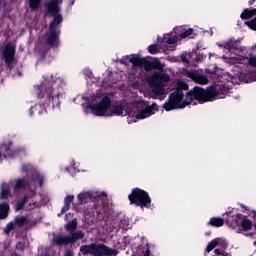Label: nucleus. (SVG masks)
Returning a JSON list of instances; mask_svg holds the SVG:
<instances>
[{
  "label": "nucleus",
  "mask_w": 256,
  "mask_h": 256,
  "mask_svg": "<svg viewBox=\"0 0 256 256\" xmlns=\"http://www.w3.org/2000/svg\"><path fill=\"white\" fill-rule=\"evenodd\" d=\"M239 42L235 39L218 42L217 46L224 53L223 61L228 65H234L232 83H253L256 81V55L247 58L243 56V50H239Z\"/></svg>",
  "instance_id": "f257e3e1"
},
{
  "label": "nucleus",
  "mask_w": 256,
  "mask_h": 256,
  "mask_svg": "<svg viewBox=\"0 0 256 256\" xmlns=\"http://www.w3.org/2000/svg\"><path fill=\"white\" fill-rule=\"evenodd\" d=\"M120 63L127 65V63L132 64V75H141L143 67L145 71H154L151 76L148 77V85L152 91L153 99H159L169 93V82L171 81V76L163 72L165 69V64L161 63L159 60L149 61L147 58H143L139 54H131L124 56L120 59Z\"/></svg>",
  "instance_id": "f03ea898"
},
{
  "label": "nucleus",
  "mask_w": 256,
  "mask_h": 256,
  "mask_svg": "<svg viewBox=\"0 0 256 256\" xmlns=\"http://www.w3.org/2000/svg\"><path fill=\"white\" fill-rule=\"evenodd\" d=\"M227 93H229V88L225 85L217 87L211 86L207 89L196 86L186 95L182 89H178L169 95L168 101L163 104V109H165V111H173L174 109H185V107L191 105L193 101L207 103L209 101H215V99H225Z\"/></svg>",
  "instance_id": "7ed1b4c3"
},
{
  "label": "nucleus",
  "mask_w": 256,
  "mask_h": 256,
  "mask_svg": "<svg viewBox=\"0 0 256 256\" xmlns=\"http://www.w3.org/2000/svg\"><path fill=\"white\" fill-rule=\"evenodd\" d=\"M65 85H67V81L64 78H55L53 75L44 76V80L36 87L37 97L41 99L40 104L35 106L38 115L47 113L49 105H52L53 109L61 107V99L65 95Z\"/></svg>",
  "instance_id": "20e7f679"
},
{
  "label": "nucleus",
  "mask_w": 256,
  "mask_h": 256,
  "mask_svg": "<svg viewBox=\"0 0 256 256\" xmlns=\"http://www.w3.org/2000/svg\"><path fill=\"white\" fill-rule=\"evenodd\" d=\"M88 101L94 104L85 106V113L89 111L96 117H128L127 121L131 120V112L133 104L126 101L113 102L109 96H103L100 92L91 95Z\"/></svg>",
  "instance_id": "39448f33"
},
{
  "label": "nucleus",
  "mask_w": 256,
  "mask_h": 256,
  "mask_svg": "<svg viewBox=\"0 0 256 256\" xmlns=\"http://www.w3.org/2000/svg\"><path fill=\"white\" fill-rule=\"evenodd\" d=\"M23 189L25 194L23 199L16 203V211H21L24 207L28 211H33V209L40 207V204L34 200L37 192H35L27 177H18L8 183H3L1 185L0 197L1 199H11L13 198V195L19 197V193H21Z\"/></svg>",
  "instance_id": "423d86ee"
},
{
  "label": "nucleus",
  "mask_w": 256,
  "mask_h": 256,
  "mask_svg": "<svg viewBox=\"0 0 256 256\" xmlns=\"http://www.w3.org/2000/svg\"><path fill=\"white\" fill-rule=\"evenodd\" d=\"M63 0H47L45 3V11L48 15L54 16L53 21L50 23L49 33L47 35L46 43L51 47L57 46L59 43V24L63 22V16L59 13V6Z\"/></svg>",
  "instance_id": "0eeeda50"
},
{
  "label": "nucleus",
  "mask_w": 256,
  "mask_h": 256,
  "mask_svg": "<svg viewBox=\"0 0 256 256\" xmlns=\"http://www.w3.org/2000/svg\"><path fill=\"white\" fill-rule=\"evenodd\" d=\"M77 199L78 202L74 204L75 211H80V205H87V203L93 201L94 209H96L97 213H101V211H103V207H105V204L107 203V193L85 191L78 194Z\"/></svg>",
  "instance_id": "6e6552de"
},
{
  "label": "nucleus",
  "mask_w": 256,
  "mask_h": 256,
  "mask_svg": "<svg viewBox=\"0 0 256 256\" xmlns=\"http://www.w3.org/2000/svg\"><path fill=\"white\" fill-rule=\"evenodd\" d=\"M157 111H159V106L155 103L149 105L145 101L137 102L134 106L132 105L129 125H131V123H137L142 119H149V117L155 115Z\"/></svg>",
  "instance_id": "1a4fd4ad"
},
{
  "label": "nucleus",
  "mask_w": 256,
  "mask_h": 256,
  "mask_svg": "<svg viewBox=\"0 0 256 256\" xmlns=\"http://www.w3.org/2000/svg\"><path fill=\"white\" fill-rule=\"evenodd\" d=\"M80 253L82 255H92V256H117L119 255V250L109 248L105 244H95L82 245L80 247Z\"/></svg>",
  "instance_id": "9d476101"
},
{
  "label": "nucleus",
  "mask_w": 256,
  "mask_h": 256,
  "mask_svg": "<svg viewBox=\"0 0 256 256\" xmlns=\"http://www.w3.org/2000/svg\"><path fill=\"white\" fill-rule=\"evenodd\" d=\"M21 171L27 173V177L32 189L37 191V187H43V183H45V176L37 171L31 163L22 164Z\"/></svg>",
  "instance_id": "9b49d317"
},
{
  "label": "nucleus",
  "mask_w": 256,
  "mask_h": 256,
  "mask_svg": "<svg viewBox=\"0 0 256 256\" xmlns=\"http://www.w3.org/2000/svg\"><path fill=\"white\" fill-rule=\"evenodd\" d=\"M13 143L11 141L3 142L0 147V162L3 159H14V157H23L26 153V149L23 146L17 147L14 150L11 149Z\"/></svg>",
  "instance_id": "f8f14e48"
},
{
  "label": "nucleus",
  "mask_w": 256,
  "mask_h": 256,
  "mask_svg": "<svg viewBox=\"0 0 256 256\" xmlns=\"http://www.w3.org/2000/svg\"><path fill=\"white\" fill-rule=\"evenodd\" d=\"M128 198L131 205L134 204L138 207H145L146 209L151 207V197H149V193L139 188H134Z\"/></svg>",
  "instance_id": "ddd939ff"
},
{
  "label": "nucleus",
  "mask_w": 256,
  "mask_h": 256,
  "mask_svg": "<svg viewBox=\"0 0 256 256\" xmlns=\"http://www.w3.org/2000/svg\"><path fill=\"white\" fill-rule=\"evenodd\" d=\"M85 237V232L81 230H77L76 232L71 233V235H63L59 234L53 237L54 245H71L73 243H77L79 239H83Z\"/></svg>",
  "instance_id": "4468645a"
},
{
  "label": "nucleus",
  "mask_w": 256,
  "mask_h": 256,
  "mask_svg": "<svg viewBox=\"0 0 256 256\" xmlns=\"http://www.w3.org/2000/svg\"><path fill=\"white\" fill-rule=\"evenodd\" d=\"M125 223H127V219L121 220L117 216H108L104 218L102 228L104 229V231H106V233H113L115 229H127Z\"/></svg>",
  "instance_id": "2eb2a0df"
},
{
  "label": "nucleus",
  "mask_w": 256,
  "mask_h": 256,
  "mask_svg": "<svg viewBox=\"0 0 256 256\" xmlns=\"http://www.w3.org/2000/svg\"><path fill=\"white\" fill-rule=\"evenodd\" d=\"M1 53L6 67H13V63H15V46L6 44L5 47L2 48Z\"/></svg>",
  "instance_id": "dca6fc26"
},
{
  "label": "nucleus",
  "mask_w": 256,
  "mask_h": 256,
  "mask_svg": "<svg viewBox=\"0 0 256 256\" xmlns=\"http://www.w3.org/2000/svg\"><path fill=\"white\" fill-rule=\"evenodd\" d=\"M241 19H253L251 21H246L245 25H247V27H249L250 29H253V31H256V8L245 9L241 14Z\"/></svg>",
  "instance_id": "f3484780"
},
{
  "label": "nucleus",
  "mask_w": 256,
  "mask_h": 256,
  "mask_svg": "<svg viewBox=\"0 0 256 256\" xmlns=\"http://www.w3.org/2000/svg\"><path fill=\"white\" fill-rule=\"evenodd\" d=\"M185 75L189 77V79H192V81H195V83H199V85H207V83H209V79L206 78L205 75L195 70H186Z\"/></svg>",
  "instance_id": "a211bd4d"
},
{
  "label": "nucleus",
  "mask_w": 256,
  "mask_h": 256,
  "mask_svg": "<svg viewBox=\"0 0 256 256\" xmlns=\"http://www.w3.org/2000/svg\"><path fill=\"white\" fill-rule=\"evenodd\" d=\"M180 29L181 26L174 28L171 33L165 34L162 39L163 43H167L168 45H176L178 41H181L179 38V32H177L180 31Z\"/></svg>",
  "instance_id": "6ab92c4d"
},
{
  "label": "nucleus",
  "mask_w": 256,
  "mask_h": 256,
  "mask_svg": "<svg viewBox=\"0 0 256 256\" xmlns=\"http://www.w3.org/2000/svg\"><path fill=\"white\" fill-rule=\"evenodd\" d=\"M243 217H244L243 214L236 213L227 219V223L230 227H232V229H237V227L241 225V221H243Z\"/></svg>",
  "instance_id": "aec40b11"
},
{
  "label": "nucleus",
  "mask_w": 256,
  "mask_h": 256,
  "mask_svg": "<svg viewBox=\"0 0 256 256\" xmlns=\"http://www.w3.org/2000/svg\"><path fill=\"white\" fill-rule=\"evenodd\" d=\"M253 229V221H251L246 216H243L240 223V228L237 230V233H242V231H251Z\"/></svg>",
  "instance_id": "412c9836"
},
{
  "label": "nucleus",
  "mask_w": 256,
  "mask_h": 256,
  "mask_svg": "<svg viewBox=\"0 0 256 256\" xmlns=\"http://www.w3.org/2000/svg\"><path fill=\"white\" fill-rule=\"evenodd\" d=\"M73 199H75V195H67L64 198V206L62 207L61 212L58 214V217L63 215V213H67V211L71 209V203H73Z\"/></svg>",
  "instance_id": "4be33fe9"
},
{
  "label": "nucleus",
  "mask_w": 256,
  "mask_h": 256,
  "mask_svg": "<svg viewBox=\"0 0 256 256\" xmlns=\"http://www.w3.org/2000/svg\"><path fill=\"white\" fill-rule=\"evenodd\" d=\"M224 223L225 221L223 220V218L213 217L208 222V225H211L212 227H223Z\"/></svg>",
  "instance_id": "5701e85b"
},
{
  "label": "nucleus",
  "mask_w": 256,
  "mask_h": 256,
  "mask_svg": "<svg viewBox=\"0 0 256 256\" xmlns=\"http://www.w3.org/2000/svg\"><path fill=\"white\" fill-rule=\"evenodd\" d=\"M65 231H68L69 233H73V231L77 230V219H73L72 221H69L64 226Z\"/></svg>",
  "instance_id": "b1692460"
},
{
  "label": "nucleus",
  "mask_w": 256,
  "mask_h": 256,
  "mask_svg": "<svg viewBox=\"0 0 256 256\" xmlns=\"http://www.w3.org/2000/svg\"><path fill=\"white\" fill-rule=\"evenodd\" d=\"M9 213V204H0V219H5Z\"/></svg>",
  "instance_id": "393cba45"
},
{
  "label": "nucleus",
  "mask_w": 256,
  "mask_h": 256,
  "mask_svg": "<svg viewBox=\"0 0 256 256\" xmlns=\"http://www.w3.org/2000/svg\"><path fill=\"white\" fill-rule=\"evenodd\" d=\"M15 225H18V227H23V225H27L29 223V218L25 216H18L14 219Z\"/></svg>",
  "instance_id": "a878e982"
},
{
  "label": "nucleus",
  "mask_w": 256,
  "mask_h": 256,
  "mask_svg": "<svg viewBox=\"0 0 256 256\" xmlns=\"http://www.w3.org/2000/svg\"><path fill=\"white\" fill-rule=\"evenodd\" d=\"M181 31H183V27H181V29L177 31L180 40L187 39V37H189L190 35H193V29H191V28L185 30L182 33H181Z\"/></svg>",
  "instance_id": "bb28decb"
},
{
  "label": "nucleus",
  "mask_w": 256,
  "mask_h": 256,
  "mask_svg": "<svg viewBox=\"0 0 256 256\" xmlns=\"http://www.w3.org/2000/svg\"><path fill=\"white\" fill-rule=\"evenodd\" d=\"M41 5V0H29V7L32 11H37Z\"/></svg>",
  "instance_id": "cd10ccee"
},
{
  "label": "nucleus",
  "mask_w": 256,
  "mask_h": 256,
  "mask_svg": "<svg viewBox=\"0 0 256 256\" xmlns=\"http://www.w3.org/2000/svg\"><path fill=\"white\" fill-rule=\"evenodd\" d=\"M76 163L75 161H71L70 162V167H66L65 170L67 171V173H70V175H73L76 171H79L76 167H75Z\"/></svg>",
  "instance_id": "c85d7f7f"
},
{
  "label": "nucleus",
  "mask_w": 256,
  "mask_h": 256,
  "mask_svg": "<svg viewBox=\"0 0 256 256\" xmlns=\"http://www.w3.org/2000/svg\"><path fill=\"white\" fill-rule=\"evenodd\" d=\"M158 51H159V48L157 47V45L151 44L150 46H148V52L151 53V55L157 54Z\"/></svg>",
  "instance_id": "c756f323"
},
{
  "label": "nucleus",
  "mask_w": 256,
  "mask_h": 256,
  "mask_svg": "<svg viewBox=\"0 0 256 256\" xmlns=\"http://www.w3.org/2000/svg\"><path fill=\"white\" fill-rule=\"evenodd\" d=\"M241 208L243 213H246L247 215H254V217H256V212L249 210V208H247L243 204H241Z\"/></svg>",
  "instance_id": "7c9ffc66"
},
{
  "label": "nucleus",
  "mask_w": 256,
  "mask_h": 256,
  "mask_svg": "<svg viewBox=\"0 0 256 256\" xmlns=\"http://www.w3.org/2000/svg\"><path fill=\"white\" fill-rule=\"evenodd\" d=\"M15 227V222H10L4 229L5 233H11L12 229Z\"/></svg>",
  "instance_id": "2f4dec72"
},
{
  "label": "nucleus",
  "mask_w": 256,
  "mask_h": 256,
  "mask_svg": "<svg viewBox=\"0 0 256 256\" xmlns=\"http://www.w3.org/2000/svg\"><path fill=\"white\" fill-rule=\"evenodd\" d=\"M151 255V251L149 250V245H145L143 248H142V256H149Z\"/></svg>",
  "instance_id": "473e14b6"
},
{
  "label": "nucleus",
  "mask_w": 256,
  "mask_h": 256,
  "mask_svg": "<svg viewBox=\"0 0 256 256\" xmlns=\"http://www.w3.org/2000/svg\"><path fill=\"white\" fill-rule=\"evenodd\" d=\"M83 75H85L86 77H89V79H91V77H93V72H91V69L89 68H85L82 71Z\"/></svg>",
  "instance_id": "72a5a7b5"
},
{
  "label": "nucleus",
  "mask_w": 256,
  "mask_h": 256,
  "mask_svg": "<svg viewBox=\"0 0 256 256\" xmlns=\"http://www.w3.org/2000/svg\"><path fill=\"white\" fill-rule=\"evenodd\" d=\"M47 203H49V196L48 195L41 196V205H47Z\"/></svg>",
  "instance_id": "f704fd0d"
},
{
  "label": "nucleus",
  "mask_w": 256,
  "mask_h": 256,
  "mask_svg": "<svg viewBox=\"0 0 256 256\" xmlns=\"http://www.w3.org/2000/svg\"><path fill=\"white\" fill-rule=\"evenodd\" d=\"M16 248L19 249L20 251H23V249H25V244L22 242H18L16 244Z\"/></svg>",
  "instance_id": "c9c22d12"
},
{
  "label": "nucleus",
  "mask_w": 256,
  "mask_h": 256,
  "mask_svg": "<svg viewBox=\"0 0 256 256\" xmlns=\"http://www.w3.org/2000/svg\"><path fill=\"white\" fill-rule=\"evenodd\" d=\"M235 209H231L229 211H227L225 214H223V217H225L226 215H232V213H234Z\"/></svg>",
  "instance_id": "e433bc0d"
},
{
  "label": "nucleus",
  "mask_w": 256,
  "mask_h": 256,
  "mask_svg": "<svg viewBox=\"0 0 256 256\" xmlns=\"http://www.w3.org/2000/svg\"><path fill=\"white\" fill-rule=\"evenodd\" d=\"M72 218H73V214L68 213V214H66V216H65V221H68V219H72Z\"/></svg>",
  "instance_id": "4c0bfd02"
},
{
  "label": "nucleus",
  "mask_w": 256,
  "mask_h": 256,
  "mask_svg": "<svg viewBox=\"0 0 256 256\" xmlns=\"http://www.w3.org/2000/svg\"><path fill=\"white\" fill-rule=\"evenodd\" d=\"M103 87H111V84H107V80L103 81Z\"/></svg>",
  "instance_id": "58836bf2"
},
{
  "label": "nucleus",
  "mask_w": 256,
  "mask_h": 256,
  "mask_svg": "<svg viewBox=\"0 0 256 256\" xmlns=\"http://www.w3.org/2000/svg\"><path fill=\"white\" fill-rule=\"evenodd\" d=\"M182 61H183L184 63H188V62H189V60H187V58H185V56H182Z\"/></svg>",
  "instance_id": "ea45409f"
},
{
  "label": "nucleus",
  "mask_w": 256,
  "mask_h": 256,
  "mask_svg": "<svg viewBox=\"0 0 256 256\" xmlns=\"http://www.w3.org/2000/svg\"><path fill=\"white\" fill-rule=\"evenodd\" d=\"M29 115H30V117L33 116V107H31V108L29 109Z\"/></svg>",
  "instance_id": "a19ab883"
},
{
  "label": "nucleus",
  "mask_w": 256,
  "mask_h": 256,
  "mask_svg": "<svg viewBox=\"0 0 256 256\" xmlns=\"http://www.w3.org/2000/svg\"><path fill=\"white\" fill-rule=\"evenodd\" d=\"M183 89H187V84L183 82Z\"/></svg>",
  "instance_id": "79ce46f5"
},
{
  "label": "nucleus",
  "mask_w": 256,
  "mask_h": 256,
  "mask_svg": "<svg viewBox=\"0 0 256 256\" xmlns=\"http://www.w3.org/2000/svg\"><path fill=\"white\" fill-rule=\"evenodd\" d=\"M252 49H256V45H255V46H252Z\"/></svg>",
  "instance_id": "37998d69"
},
{
  "label": "nucleus",
  "mask_w": 256,
  "mask_h": 256,
  "mask_svg": "<svg viewBox=\"0 0 256 256\" xmlns=\"http://www.w3.org/2000/svg\"><path fill=\"white\" fill-rule=\"evenodd\" d=\"M18 75L21 77V72H19Z\"/></svg>",
  "instance_id": "c03bdc74"
},
{
  "label": "nucleus",
  "mask_w": 256,
  "mask_h": 256,
  "mask_svg": "<svg viewBox=\"0 0 256 256\" xmlns=\"http://www.w3.org/2000/svg\"><path fill=\"white\" fill-rule=\"evenodd\" d=\"M254 245H255V247H256V241H254V243H253Z\"/></svg>",
  "instance_id": "a18cd8bd"
}]
</instances>
